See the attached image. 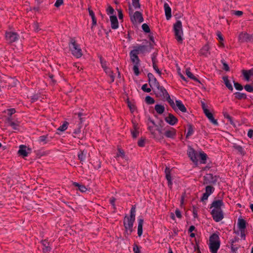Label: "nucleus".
<instances>
[{"mask_svg": "<svg viewBox=\"0 0 253 253\" xmlns=\"http://www.w3.org/2000/svg\"><path fill=\"white\" fill-rule=\"evenodd\" d=\"M143 219L142 218H139L138 220V228H137V234L139 237H140L143 232Z\"/></svg>", "mask_w": 253, "mask_h": 253, "instance_id": "obj_23", "label": "nucleus"}, {"mask_svg": "<svg viewBox=\"0 0 253 253\" xmlns=\"http://www.w3.org/2000/svg\"><path fill=\"white\" fill-rule=\"evenodd\" d=\"M42 244L44 247L43 248V251L44 252H48L50 251L51 248L49 246V243L47 240H43L42 241Z\"/></svg>", "mask_w": 253, "mask_h": 253, "instance_id": "obj_34", "label": "nucleus"}, {"mask_svg": "<svg viewBox=\"0 0 253 253\" xmlns=\"http://www.w3.org/2000/svg\"><path fill=\"white\" fill-rule=\"evenodd\" d=\"M146 49V46L145 45H140L138 46L135 47L133 50H136L138 54L140 52H143Z\"/></svg>", "mask_w": 253, "mask_h": 253, "instance_id": "obj_40", "label": "nucleus"}, {"mask_svg": "<svg viewBox=\"0 0 253 253\" xmlns=\"http://www.w3.org/2000/svg\"><path fill=\"white\" fill-rule=\"evenodd\" d=\"M221 62L223 65V69L226 71H229V67L228 65L224 60H221Z\"/></svg>", "mask_w": 253, "mask_h": 253, "instance_id": "obj_54", "label": "nucleus"}, {"mask_svg": "<svg viewBox=\"0 0 253 253\" xmlns=\"http://www.w3.org/2000/svg\"><path fill=\"white\" fill-rule=\"evenodd\" d=\"M165 107L160 104H156L155 106V110L159 114H162L165 111Z\"/></svg>", "mask_w": 253, "mask_h": 253, "instance_id": "obj_30", "label": "nucleus"}, {"mask_svg": "<svg viewBox=\"0 0 253 253\" xmlns=\"http://www.w3.org/2000/svg\"><path fill=\"white\" fill-rule=\"evenodd\" d=\"M147 76L149 79V84L151 87H155L160 84L153 74L149 73L148 74Z\"/></svg>", "mask_w": 253, "mask_h": 253, "instance_id": "obj_14", "label": "nucleus"}, {"mask_svg": "<svg viewBox=\"0 0 253 253\" xmlns=\"http://www.w3.org/2000/svg\"><path fill=\"white\" fill-rule=\"evenodd\" d=\"M69 47L72 55L76 58H80L83 55L82 50L80 45L77 43L74 39H71L69 43Z\"/></svg>", "mask_w": 253, "mask_h": 253, "instance_id": "obj_3", "label": "nucleus"}, {"mask_svg": "<svg viewBox=\"0 0 253 253\" xmlns=\"http://www.w3.org/2000/svg\"><path fill=\"white\" fill-rule=\"evenodd\" d=\"M209 195L208 194H207V193H204L203 194V196L201 198V201L204 202L205 201V200H207L209 197Z\"/></svg>", "mask_w": 253, "mask_h": 253, "instance_id": "obj_63", "label": "nucleus"}, {"mask_svg": "<svg viewBox=\"0 0 253 253\" xmlns=\"http://www.w3.org/2000/svg\"><path fill=\"white\" fill-rule=\"evenodd\" d=\"M210 47L209 45L206 44L201 49L200 53L203 55L208 56L210 54Z\"/></svg>", "mask_w": 253, "mask_h": 253, "instance_id": "obj_22", "label": "nucleus"}, {"mask_svg": "<svg viewBox=\"0 0 253 253\" xmlns=\"http://www.w3.org/2000/svg\"><path fill=\"white\" fill-rule=\"evenodd\" d=\"M233 147L235 149L237 150L241 154H244L245 152L244 149L241 146L235 144L234 145Z\"/></svg>", "mask_w": 253, "mask_h": 253, "instance_id": "obj_41", "label": "nucleus"}, {"mask_svg": "<svg viewBox=\"0 0 253 253\" xmlns=\"http://www.w3.org/2000/svg\"><path fill=\"white\" fill-rule=\"evenodd\" d=\"M145 101L148 104H153L155 103V100L150 96L146 97Z\"/></svg>", "mask_w": 253, "mask_h": 253, "instance_id": "obj_45", "label": "nucleus"}, {"mask_svg": "<svg viewBox=\"0 0 253 253\" xmlns=\"http://www.w3.org/2000/svg\"><path fill=\"white\" fill-rule=\"evenodd\" d=\"M135 208L132 206L130 210V216L128 217L135 219Z\"/></svg>", "mask_w": 253, "mask_h": 253, "instance_id": "obj_44", "label": "nucleus"}, {"mask_svg": "<svg viewBox=\"0 0 253 253\" xmlns=\"http://www.w3.org/2000/svg\"><path fill=\"white\" fill-rule=\"evenodd\" d=\"M26 149L27 147L26 146L23 145H20L18 152L19 155L22 156L23 157H27L28 156V153Z\"/></svg>", "mask_w": 253, "mask_h": 253, "instance_id": "obj_25", "label": "nucleus"}, {"mask_svg": "<svg viewBox=\"0 0 253 253\" xmlns=\"http://www.w3.org/2000/svg\"><path fill=\"white\" fill-rule=\"evenodd\" d=\"M194 130L191 125H189L188 127V131L186 135V137L188 138L193 133Z\"/></svg>", "mask_w": 253, "mask_h": 253, "instance_id": "obj_46", "label": "nucleus"}, {"mask_svg": "<svg viewBox=\"0 0 253 253\" xmlns=\"http://www.w3.org/2000/svg\"><path fill=\"white\" fill-rule=\"evenodd\" d=\"M164 134L168 138H174L176 134V129L173 127H169L165 131Z\"/></svg>", "mask_w": 253, "mask_h": 253, "instance_id": "obj_15", "label": "nucleus"}, {"mask_svg": "<svg viewBox=\"0 0 253 253\" xmlns=\"http://www.w3.org/2000/svg\"><path fill=\"white\" fill-rule=\"evenodd\" d=\"M130 19L133 23H141L143 21L142 14L139 11H136L131 16Z\"/></svg>", "mask_w": 253, "mask_h": 253, "instance_id": "obj_13", "label": "nucleus"}, {"mask_svg": "<svg viewBox=\"0 0 253 253\" xmlns=\"http://www.w3.org/2000/svg\"><path fill=\"white\" fill-rule=\"evenodd\" d=\"M222 79L224 81V83L226 85V86L231 91H232L233 90V88L232 87V84L230 83L228 77L227 76H224L222 78Z\"/></svg>", "mask_w": 253, "mask_h": 253, "instance_id": "obj_32", "label": "nucleus"}, {"mask_svg": "<svg viewBox=\"0 0 253 253\" xmlns=\"http://www.w3.org/2000/svg\"><path fill=\"white\" fill-rule=\"evenodd\" d=\"M217 180V178L216 176H214L211 173H208L204 176L203 183L204 184H214Z\"/></svg>", "mask_w": 253, "mask_h": 253, "instance_id": "obj_9", "label": "nucleus"}, {"mask_svg": "<svg viewBox=\"0 0 253 253\" xmlns=\"http://www.w3.org/2000/svg\"><path fill=\"white\" fill-rule=\"evenodd\" d=\"M87 151L86 150L80 151L78 154V159L81 162H84L85 160Z\"/></svg>", "mask_w": 253, "mask_h": 253, "instance_id": "obj_28", "label": "nucleus"}, {"mask_svg": "<svg viewBox=\"0 0 253 253\" xmlns=\"http://www.w3.org/2000/svg\"><path fill=\"white\" fill-rule=\"evenodd\" d=\"M204 114L211 123L214 125H218V122L217 120L214 119L212 114L211 113L209 110H206Z\"/></svg>", "mask_w": 253, "mask_h": 253, "instance_id": "obj_18", "label": "nucleus"}, {"mask_svg": "<svg viewBox=\"0 0 253 253\" xmlns=\"http://www.w3.org/2000/svg\"><path fill=\"white\" fill-rule=\"evenodd\" d=\"M99 58L102 68L104 69L108 67V62H107V61L105 59H104L101 55L99 56Z\"/></svg>", "mask_w": 253, "mask_h": 253, "instance_id": "obj_36", "label": "nucleus"}, {"mask_svg": "<svg viewBox=\"0 0 253 253\" xmlns=\"http://www.w3.org/2000/svg\"><path fill=\"white\" fill-rule=\"evenodd\" d=\"M138 54L136 50H131L130 52V59L133 64L140 63V60L138 58Z\"/></svg>", "mask_w": 253, "mask_h": 253, "instance_id": "obj_16", "label": "nucleus"}, {"mask_svg": "<svg viewBox=\"0 0 253 253\" xmlns=\"http://www.w3.org/2000/svg\"><path fill=\"white\" fill-rule=\"evenodd\" d=\"M155 88H156L155 90L156 96L160 97L162 100L167 101L171 108L174 111H176V107L174 101L170 98L169 94L164 87L159 84Z\"/></svg>", "mask_w": 253, "mask_h": 253, "instance_id": "obj_1", "label": "nucleus"}, {"mask_svg": "<svg viewBox=\"0 0 253 253\" xmlns=\"http://www.w3.org/2000/svg\"><path fill=\"white\" fill-rule=\"evenodd\" d=\"M166 178L168 181V186L171 188L172 183L171 177L170 175V169L169 168H166L165 169Z\"/></svg>", "mask_w": 253, "mask_h": 253, "instance_id": "obj_19", "label": "nucleus"}, {"mask_svg": "<svg viewBox=\"0 0 253 253\" xmlns=\"http://www.w3.org/2000/svg\"><path fill=\"white\" fill-rule=\"evenodd\" d=\"M173 31L176 41L180 43L183 42V30L182 23L180 20H177L173 25Z\"/></svg>", "mask_w": 253, "mask_h": 253, "instance_id": "obj_4", "label": "nucleus"}, {"mask_svg": "<svg viewBox=\"0 0 253 253\" xmlns=\"http://www.w3.org/2000/svg\"><path fill=\"white\" fill-rule=\"evenodd\" d=\"M132 4L134 7L136 9L139 8L140 7L139 0H132Z\"/></svg>", "mask_w": 253, "mask_h": 253, "instance_id": "obj_47", "label": "nucleus"}, {"mask_svg": "<svg viewBox=\"0 0 253 253\" xmlns=\"http://www.w3.org/2000/svg\"><path fill=\"white\" fill-rule=\"evenodd\" d=\"M115 201H116V199L114 197H111L109 200L110 203L112 205L114 209H115V208H116L115 204Z\"/></svg>", "mask_w": 253, "mask_h": 253, "instance_id": "obj_60", "label": "nucleus"}, {"mask_svg": "<svg viewBox=\"0 0 253 253\" xmlns=\"http://www.w3.org/2000/svg\"><path fill=\"white\" fill-rule=\"evenodd\" d=\"M135 219L126 216L124 219V226L127 234H130L133 231V225Z\"/></svg>", "mask_w": 253, "mask_h": 253, "instance_id": "obj_5", "label": "nucleus"}, {"mask_svg": "<svg viewBox=\"0 0 253 253\" xmlns=\"http://www.w3.org/2000/svg\"><path fill=\"white\" fill-rule=\"evenodd\" d=\"M235 98L239 99H247V95L244 93L236 92L234 93Z\"/></svg>", "mask_w": 253, "mask_h": 253, "instance_id": "obj_35", "label": "nucleus"}, {"mask_svg": "<svg viewBox=\"0 0 253 253\" xmlns=\"http://www.w3.org/2000/svg\"><path fill=\"white\" fill-rule=\"evenodd\" d=\"M73 185L75 187H78V189L81 192H85L87 190L86 187L83 184H81L78 182H74L73 183Z\"/></svg>", "mask_w": 253, "mask_h": 253, "instance_id": "obj_29", "label": "nucleus"}, {"mask_svg": "<svg viewBox=\"0 0 253 253\" xmlns=\"http://www.w3.org/2000/svg\"><path fill=\"white\" fill-rule=\"evenodd\" d=\"M110 18L111 23V28L113 29H117L119 26V23L116 16H111Z\"/></svg>", "mask_w": 253, "mask_h": 253, "instance_id": "obj_21", "label": "nucleus"}, {"mask_svg": "<svg viewBox=\"0 0 253 253\" xmlns=\"http://www.w3.org/2000/svg\"><path fill=\"white\" fill-rule=\"evenodd\" d=\"M9 126H11L12 127V128L14 130H19V128H18L19 124H18V123H16L14 122H11Z\"/></svg>", "mask_w": 253, "mask_h": 253, "instance_id": "obj_53", "label": "nucleus"}, {"mask_svg": "<svg viewBox=\"0 0 253 253\" xmlns=\"http://www.w3.org/2000/svg\"><path fill=\"white\" fill-rule=\"evenodd\" d=\"M224 207V204L222 200H215L210 205L211 211H222V208Z\"/></svg>", "mask_w": 253, "mask_h": 253, "instance_id": "obj_7", "label": "nucleus"}, {"mask_svg": "<svg viewBox=\"0 0 253 253\" xmlns=\"http://www.w3.org/2000/svg\"><path fill=\"white\" fill-rule=\"evenodd\" d=\"M164 9H165V15L167 19L169 20V19L171 17V8L167 3H164Z\"/></svg>", "mask_w": 253, "mask_h": 253, "instance_id": "obj_20", "label": "nucleus"}, {"mask_svg": "<svg viewBox=\"0 0 253 253\" xmlns=\"http://www.w3.org/2000/svg\"><path fill=\"white\" fill-rule=\"evenodd\" d=\"M68 123L67 122H64L61 126H60L58 130L61 131H64L67 129Z\"/></svg>", "mask_w": 253, "mask_h": 253, "instance_id": "obj_43", "label": "nucleus"}, {"mask_svg": "<svg viewBox=\"0 0 253 253\" xmlns=\"http://www.w3.org/2000/svg\"><path fill=\"white\" fill-rule=\"evenodd\" d=\"M153 67L154 70L156 71V72L160 76L161 75L162 72L159 69L157 65L156 64H153Z\"/></svg>", "mask_w": 253, "mask_h": 253, "instance_id": "obj_56", "label": "nucleus"}, {"mask_svg": "<svg viewBox=\"0 0 253 253\" xmlns=\"http://www.w3.org/2000/svg\"><path fill=\"white\" fill-rule=\"evenodd\" d=\"M142 28L143 30L147 33H150V28L147 24H145V23L143 24L142 25Z\"/></svg>", "mask_w": 253, "mask_h": 253, "instance_id": "obj_49", "label": "nucleus"}, {"mask_svg": "<svg viewBox=\"0 0 253 253\" xmlns=\"http://www.w3.org/2000/svg\"><path fill=\"white\" fill-rule=\"evenodd\" d=\"M125 157V152L123 150L119 148L118 149V152L117 153V154L116 156V158H118L119 157H121L122 158H124Z\"/></svg>", "mask_w": 253, "mask_h": 253, "instance_id": "obj_42", "label": "nucleus"}, {"mask_svg": "<svg viewBox=\"0 0 253 253\" xmlns=\"http://www.w3.org/2000/svg\"><path fill=\"white\" fill-rule=\"evenodd\" d=\"M199 157L200 158V163L205 164L207 159V155L204 152H200Z\"/></svg>", "mask_w": 253, "mask_h": 253, "instance_id": "obj_31", "label": "nucleus"}, {"mask_svg": "<svg viewBox=\"0 0 253 253\" xmlns=\"http://www.w3.org/2000/svg\"><path fill=\"white\" fill-rule=\"evenodd\" d=\"M63 3V0H56L54 6L56 7H58L60 6L61 4H62Z\"/></svg>", "mask_w": 253, "mask_h": 253, "instance_id": "obj_61", "label": "nucleus"}, {"mask_svg": "<svg viewBox=\"0 0 253 253\" xmlns=\"http://www.w3.org/2000/svg\"><path fill=\"white\" fill-rule=\"evenodd\" d=\"M239 40L242 42H253V35H249L247 33H241L239 35Z\"/></svg>", "mask_w": 253, "mask_h": 253, "instance_id": "obj_11", "label": "nucleus"}, {"mask_svg": "<svg viewBox=\"0 0 253 253\" xmlns=\"http://www.w3.org/2000/svg\"><path fill=\"white\" fill-rule=\"evenodd\" d=\"M175 215L177 217H178V218H181V217H182L181 213L179 209H176L175 210Z\"/></svg>", "mask_w": 253, "mask_h": 253, "instance_id": "obj_59", "label": "nucleus"}, {"mask_svg": "<svg viewBox=\"0 0 253 253\" xmlns=\"http://www.w3.org/2000/svg\"><path fill=\"white\" fill-rule=\"evenodd\" d=\"M151 58H152V61L153 64H156L157 63L158 61L157 59V54L156 53H153L152 55Z\"/></svg>", "mask_w": 253, "mask_h": 253, "instance_id": "obj_55", "label": "nucleus"}, {"mask_svg": "<svg viewBox=\"0 0 253 253\" xmlns=\"http://www.w3.org/2000/svg\"><path fill=\"white\" fill-rule=\"evenodd\" d=\"M220 241L218 235L213 233L209 238V247L211 253H217L220 248Z\"/></svg>", "mask_w": 253, "mask_h": 253, "instance_id": "obj_2", "label": "nucleus"}, {"mask_svg": "<svg viewBox=\"0 0 253 253\" xmlns=\"http://www.w3.org/2000/svg\"><path fill=\"white\" fill-rule=\"evenodd\" d=\"M248 136L249 138H253V129H250L248 132Z\"/></svg>", "mask_w": 253, "mask_h": 253, "instance_id": "obj_64", "label": "nucleus"}, {"mask_svg": "<svg viewBox=\"0 0 253 253\" xmlns=\"http://www.w3.org/2000/svg\"><path fill=\"white\" fill-rule=\"evenodd\" d=\"M131 133L132 136L134 138H136L138 136L139 128L136 125H133V129L131 130Z\"/></svg>", "mask_w": 253, "mask_h": 253, "instance_id": "obj_33", "label": "nucleus"}, {"mask_svg": "<svg viewBox=\"0 0 253 253\" xmlns=\"http://www.w3.org/2000/svg\"><path fill=\"white\" fill-rule=\"evenodd\" d=\"M138 145L139 147H143L144 146L145 142L144 140L142 139H140L138 141Z\"/></svg>", "mask_w": 253, "mask_h": 253, "instance_id": "obj_62", "label": "nucleus"}, {"mask_svg": "<svg viewBox=\"0 0 253 253\" xmlns=\"http://www.w3.org/2000/svg\"><path fill=\"white\" fill-rule=\"evenodd\" d=\"M133 251L134 253H140V248L135 244L133 245Z\"/></svg>", "mask_w": 253, "mask_h": 253, "instance_id": "obj_57", "label": "nucleus"}, {"mask_svg": "<svg viewBox=\"0 0 253 253\" xmlns=\"http://www.w3.org/2000/svg\"><path fill=\"white\" fill-rule=\"evenodd\" d=\"M211 214L213 219L216 222L221 221L224 218L223 211H211Z\"/></svg>", "mask_w": 253, "mask_h": 253, "instance_id": "obj_10", "label": "nucleus"}, {"mask_svg": "<svg viewBox=\"0 0 253 253\" xmlns=\"http://www.w3.org/2000/svg\"><path fill=\"white\" fill-rule=\"evenodd\" d=\"M7 114L9 115V116L11 117L12 115L14 114L16 112L15 109L14 108H11L7 109Z\"/></svg>", "mask_w": 253, "mask_h": 253, "instance_id": "obj_58", "label": "nucleus"}, {"mask_svg": "<svg viewBox=\"0 0 253 253\" xmlns=\"http://www.w3.org/2000/svg\"><path fill=\"white\" fill-rule=\"evenodd\" d=\"M165 121L171 126H174L178 123L177 118L171 113H169L165 118Z\"/></svg>", "mask_w": 253, "mask_h": 253, "instance_id": "obj_12", "label": "nucleus"}, {"mask_svg": "<svg viewBox=\"0 0 253 253\" xmlns=\"http://www.w3.org/2000/svg\"><path fill=\"white\" fill-rule=\"evenodd\" d=\"M187 155L190 160L195 164L198 163L199 154L191 147H189L187 150Z\"/></svg>", "mask_w": 253, "mask_h": 253, "instance_id": "obj_8", "label": "nucleus"}, {"mask_svg": "<svg viewBox=\"0 0 253 253\" xmlns=\"http://www.w3.org/2000/svg\"><path fill=\"white\" fill-rule=\"evenodd\" d=\"M140 65L139 64H134L133 67V71L134 72V74L136 76H138L139 75V66Z\"/></svg>", "mask_w": 253, "mask_h": 253, "instance_id": "obj_39", "label": "nucleus"}, {"mask_svg": "<svg viewBox=\"0 0 253 253\" xmlns=\"http://www.w3.org/2000/svg\"><path fill=\"white\" fill-rule=\"evenodd\" d=\"M234 85L237 90H242L243 89V86L238 83L234 82Z\"/></svg>", "mask_w": 253, "mask_h": 253, "instance_id": "obj_52", "label": "nucleus"}, {"mask_svg": "<svg viewBox=\"0 0 253 253\" xmlns=\"http://www.w3.org/2000/svg\"><path fill=\"white\" fill-rule=\"evenodd\" d=\"M242 74L246 81L250 80V77L253 75V69L247 70H243Z\"/></svg>", "mask_w": 253, "mask_h": 253, "instance_id": "obj_24", "label": "nucleus"}, {"mask_svg": "<svg viewBox=\"0 0 253 253\" xmlns=\"http://www.w3.org/2000/svg\"><path fill=\"white\" fill-rule=\"evenodd\" d=\"M206 193L208 194L209 196L214 191V188L211 186L208 185L206 187Z\"/></svg>", "mask_w": 253, "mask_h": 253, "instance_id": "obj_38", "label": "nucleus"}, {"mask_svg": "<svg viewBox=\"0 0 253 253\" xmlns=\"http://www.w3.org/2000/svg\"><path fill=\"white\" fill-rule=\"evenodd\" d=\"M244 88L248 92H253V86H252L250 84H246V85H245Z\"/></svg>", "mask_w": 253, "mask_h": 253, "instance_id": "obj_51", "label": "nucleus"}, {"mask_svg": "<svg viewBox=\"0 0 253 253\" xmlns=\"http://www.w3.org/2000/svg\"><path fill=\"white\" fill-rule=\"evenodd\" d=\"M5 38L7 43H12L17 41L19 36L17 33L10 31L5 32Z\"/></svg>", "mask_w": 253, "mask_h": 253, "instance_id": "obj_6", "label": "nucleus"}, {"mask_svg": "<svg viewBox=\"0 0 253 253\" xmlns=\"http://www.w3.org/2000/svg\"><path fill=\"white\" fill-rule=\"evenodd\" d=\"M33 28L34 30L36 32H38L41 30V29L40 28V25L38 22L34 23L33 25Z\"/></svg>", "mask_w": 253, "mask_h": 253, "instance_id": "obj_48", "label": "nucleus"}, {"mask_svg": "<svg viewBox=\"0 0 253 253\" xmlns=\"http://www.w3.org/2000/svg\"><path fill=\"white\" fill-rule=\"evenodd\" d=\"M47 135H42L39 137V142L42 144H45L47 142Z\"/></svg>", "mask_w": 253, "mask_h": 253, "instance_id": "obj_37", "label": "nucleus"}, {"mask_svg": "<svg viewBox=\"0 0 253 253\" xmlns=\"http://www.w3.org/2000/svg\"><path fill=\"white\" fill-rule=\"evenodd\" d=\"M185 73L188 77L190 79L194 80L195 82L200 83V81L191 72L190 69L189 68L186 69Z\"/></svg>", "mask_w": 253, "mask_h": 253, "instance_id": "obj_27", "label": "nucleus"}, {"mask_svg": "<svg viewBox=\"0 0 253 253\" xmlns=\"http://www.w3.org/2000/svg\"><path fill=\"white\" fill-rule=\"evenodd\" d=\"M237 225L240 230H245L246 227V221L244 219L239 218L238 219Z\"/></svg>", "mask_w": 253, "mask_h": 253, "instance_id": "obj_26", "label": "nucleus"}, {"mask_svg": "<svg viewBox=\"0 0 253 253\" xmlns=\"http://www.w3.org/2000/svg\"><path fill=\"white\" fill-rule=\"evenodd\" d=\"M175 105L176 107V112L177 111V109H178L183 113H185L187 112V109L181 100H176Z\"/></svg>", "mask_w": 253, "mask_h": 253, "instance_id": "obj_17", "label": "nucleus"}, {"mask_svg": "<svg viewBox=\"0 0 253 253\" xmlns=\"http://www.w3.org/2000/svg\"><path fill=\"white\" fill-rule=\"evenodd\" d=\"M141 89H142V90L143 91L148 92V93L150 92L151 90L150 88L148 87V84H143L142 86Z\"/></svg>", "mask_w": 253, "mask_h": 253, "instance_id": "obj_50", "label": "nucleus"}]
</instances>
